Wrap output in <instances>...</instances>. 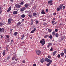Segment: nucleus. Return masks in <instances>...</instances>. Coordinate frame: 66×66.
Instances as JSON below:
<instances>
[{
    "label": "nucleus",
    "mask_w": 66,
    "mask_h": 66,
    "mask_svg": "<svg viewBox=\"0 0 66 66\" xmlns=\"http://www.w3.org/2000/svg\"><path fill=\"white\" fill-rule=\"evenodd\" d=\"M63 5H64V4H62L61 5H60L59 7L57 9V11H60L62 9Z\"/></svg>",
    "instance_id": "1"
},
{
    "label": "nucleus",
    "mask_w": 66,
    "mask_h": 66,
    "mask_svg": "<svg viewBox=\"0 0 66 66\" xmlns=\"http://www.w3.org/2000/svg\"><path fill=\"white\" fill-rule=\"evenodd\" d=\"M40 43L41 44H42V46H44V45H45V39H42V41L40 40Z\"/></svg>",
    "instance_id": "2"
},
{
    "label": "nucleus",
    "mask_w": 66,
    "mask_h": 66,
    "mask_svg": "<svg viewBox=\"0 0 66 66\" xmlns=\"http://www.w3.org/2000/svg\"><path fill=\"white\" fill-rule=\"evenodd\" d=\"M36 54H38V55H39V54H40L42 53L40 51L38 50H36Z\"/></svg>",
    "instance_id": "3"
},
{
    "label": "nucleus",
    "mask_w": 66,
    "mask_h": 66,
    "mask_svg": "<svg viewBox=\"0 0 66 66\" xmlns=\"http://www.w3.org/2000/svg\"><path fill=\"white\" fill-rule=\"evenodd\" d=\"M52 1L51 0L48 1V4L49 5H52Z\"/></svg>",
    "instance_id": "4"
},
{
    "label": "nucleus",
    "mask_w": 66,
    "mask_h": 66,
    "mask_svg": "<svg viewBox=\"0 0 66 66\" xmlns=\"http://www.w3.org/2000/svg\"><path fill=\"white\" fill-rule=\"evenodd\" d=\"M8 24H11V21H12V19H11V18L9 19L8 20Z\"/></svg>",
    "instance_id": "5"
},
{
    "label": "nucleus",
    "mask_w": 66,
    "mask_h": 66,
    "mask_svg": "<svg viewBox=\"0 0 66 66\" xmlns=\"http://www.w3.org/2000/svg\"><path fill=\"white\" fill-rule=\"evenodd\" d=\"M15 6L16 7V8H18V9H19V8H20V7H21V6L16 4L15 5Z\"/></svg>",
    "instance_id": "6"
},
{
    "label": "nucleus",
    "mask_w": 66,
    "mask_h": 66,
    "mask_svg": "<svg viewBox=\"0 0 66 66\" xmlns=\"http://www.w3.org/2000/svg\"><path fill=\"white\" fill-rule=\"evenodd\" d=\"M16 58V55H15L13 56L12 59V60H15Z\"/></svg>",
    "instance_id": "7"
},
{
    "label": "nucleus",
    "mask_w": 66,
    "mask_h": 66,
    "mask_svg": "<svg viewBox=\"0 0 66 66\" xmlns=\"http://www.w3.org/2000/svg\"><path fill=\"white\" fill-rule=\"evenodd\" d=\"M36 29L35 28L33 30L31 31L30 33H34V32H35V31H36Z\"/></svg>",
    "instance_id": "8"
},
{
    "label": "nucleus",
    "mask_w": 66,
    "mask_h": 66,
    "mask_svg": "<svg viewBox=\"0 0 66 66\" xmlns=\"http://www.w3.org/2000/svg\"><path fill=\"white\" fill-rule=\"evenodd\" d=\"M52 63V60H51L50 62H49L47 64V66H49L50 64H51V63Z\"/></svg>",
    "instance_id": "9"
},
{
    "label": "nucleus",
    "mask_w": 66,
    "mask_h": 66,
    "mask_svg": "<svg viewBox=\"0 0 66 66\" xmlns=\"http://www.w3.org/2000/svg\"><path fill=\"white\" fill-rule=\"evenodd\" d=\"M52 45V44L51 43H48L47 45V47H49L51 46Z\"/></svg>",
    "instance_id": "10"
},
{
    "label": "nucleus",
    "mask_w": 66,
    "mask_h": 66,
    "mask_svg": "<svg viewBox=\"0 0 66 66\" xmlns=\"http://www.w3.org/2000/svg\"><path fill=\"white\" fill-rule=\"evenodd\" d=\"M11 6H10L9 7V8L7 10V12H9L11 10Z\"/></svg>",
    "instance_id": "11"
},
{
    "label": "nucleus",
    "mask_w": 66,
    "mask_h": 66,
    "mask_svg": "<svg viewBox=\"0 0 66 66\" xmlns=\"http://www.w3.org/2000/svg\"><path fill=\"white\" fill-rule=\"evenodd\" d=\"M13 14H17V13H18V12L17 11H14L13 12Z\"/></svg>",
    "instance_id": "12"
},
{
    "label": "nucleus",
    "mask_w": 66,
    "mask_h": 66,
    "mask_svg": "<svg viewBox=\"0 0 66 66\" xmlns=\"http://www.w3.org/2000/svg\"><path fill=\"white\" fill-rule=\"evenodd\" d=\"M29 4H26L24 5V6L25 7H28V6H29Z\"/></svg>",
    "instance_id": "13"
},
{
    "label": "nucleus",
    "mask_w": 66,
    "mask_h": 66,
    "mask_svg": "<svg viewBox=\"0 0 66 66\" xmlns=\"http://www.w3.org/2000/svg\"><path fill=\"white\" fill-rule=\"evenodd\" d=\"M17 34H18V33L17 32H16L14 33V36H16V35H17Z\"/></svg>",
    "instance_id": "14"
},
{
    "label": "nucleus",
    "mask_w": 66,
    "mask_h": 66,
    "mask_svg": "<svg viewBox=\"0 0 66 66\" xmlns=\"http://www.w3.org/2000/svg\"><path fill=\"white\" fill-rule=\"evenodd\" d=\"M28 16L30 18H32V15L29 14L28 15Z\"/></svg>",
    "instance_id": "15"
},
{
    "label": "nucleus",
    "mask_w": 66,
    "mask_h": 66,
    "mask_svg": "<svg viewBox=\"0 0 66 66\" xmlns=\"http://www.w3.org/2000/svg\"><path fill=\"white\" fill-rule=\"evenodd\" d=\"M60 55L61 56H63L64 55V53H61L60 54Z\"/></svg>",
    "instance_id": "16"
},
{
    "label": "nucleus",
    "mask_w": 66,
    "mask_h": 66,
    "mask_svg": "<svg viewBox=\"0 0 66 66\" xmlns=\"http://www.w3.org/2000/svg\"><path fill=\"white\" fill-rule=\"evenodd\" d=\"M5 51L4 50L3 51V56H4V55H5Z\"/></svg>",
    "instance_id": "17"
},
{
    "label": "nucleus",
    "mask_w": 66,
    "mask_h": 66,
    "mask_svg": "<svg viewBox=\"0 0 66 66\" xmlns=\"http://www.w3.org/2000/svg\"><path fill=\"white\" fill-rule=\"evenodd\" d=\"M41 13L42 14H45V11H44L43 10L41 12Z\"/></svg>",
    "instance_id": "18"
},
{
    "label": "nucleus",
    "mask_w": 66,
    "mask_h": 66,
    "mask_svg": "<svg viewBox=\"0 0 66 66\" xmlns=\"http://www.w3.org/2000/svg\"><path fill=\"white\" fill-rule=\"evenodd\" d=\"M40 62L42 63L44 62V58H42Z\"/></svg>",
    "instance_id": "19"
},
{
    "label": "nucleus",
    "mask_w": 66,
    "mask_h": 66,
    "mask_svg": "<svg viewBox=\"0 0 66 66\" xmlns=\"http://www.w3.org/2000/svg\"><path fill=\"white\" fill-rule=\"evenodd\" d=\"M24 9H25V7H23L21 9V11H23L24 10Z\"/></svg>",
    "instance_id": "20"
},
{
    "label": "nucleus",
    "mask_w": 66,
    "mask_h": 66,
    "mask_svg": "<svg viewBox=\"0 0 66 66\" xmlns=\"http://www.w3.org/2000/svg\"><path fill=\"white\" fill-rule=\"evenodd\" d=\"M21 17L22 18H24L25 17V15L24 14H22L21 15Z\"/></svg>",
    "instance_id": "21"
},
{
    "label": "nucleus",
    "mask_w": 66,
    "mask_h": 66,
    "mask_svg": "<svg viewBox=\"0 0 66 66\" xmlns=\"http://www.w3.org/2000/svg\"><path fill=\"white\" fill-rule=\"evenodd\" d=\"M55 36H56L57 37H59V34L57 33L55 35Z\"/></svg>",
    "instance_id": "22"
},
{
    "label": "nucleus",
    "mask_w": 66,
    "mask_h": 66,
    "mask_svg": "<svg viewBox=\"0 0 66 66\" xmlns=\"http://www.w3.org/2000/svg\"><path fill=\"white\" fill-rule=\"evenodd\" d=\"M56 53V51H55L53 52V55H55V54Z\"/></svg>",
    "instance_id": "23"
},
{
    "label": "nucleus",
    "mask_w": 66,
    "mask_h": 66,
    "mask_svg": "<svg viewBox=\"0 0 66 66\" xmlns=\"http://www.w3.org/2000/svg\"><path fill=\"white\" fill-rule=\"evenodd\" d=\"M21 37V39H23V37H24V35H22V36Z\"/></svg>",
    "instance_id": "24"
},
{
    "label": "nucleus",
    "mask_w": 66,
    "mask_h": 66,
    "mask_svg": "<svg viewBox=\"0 0 66 66\" xmlns=\"http://www.w3.org/2000/svg\"><path fill=\"white\" fill-rule=\"evenodd\" d=\"M20 24H21V23L20 22H19L17 23V26H19V25H20Z\"/></svg>",
    "instance_id": "25"
},
{
    "label": "nucleus",
    "mask_w": 66,
    "mask_h": 66,
    "mask_svg": "<svg viewBox=\"0 0 66 66\" xmlns=\"http://www.w3.org/2000/svg\"><path fill=\"white\" fill-rule=\"evenodd\" d=\"M36 13H34L33 14V15L34 16H36L37 15Z\"/></svg>",
    "instance_id": "26"
},
{
    "label": "nucleus",
    "mask_w": 66,
    "mask_h": 66,
    "mask_svg": "<svg viewBox=\"0 0 66 66\" xmlns=\"http://www.w3.org/2000/svg\"><path fill=\"white\" fill-rule=\"evenodd\" d=\"M23 3H24L22 2L20 3V5H22Z\"/></svg>",
    "instance_id": "27"
},
{
    "label": "nucleus",
    "mask_w": 66,
    "mask_h": 66,
    "mask_svg": "<svg viewBox=\"0 0 66 66\" xmlns=\"http://www.w3.org/2000/svg\"><path fill=\"white\" fill-rule=\"evenodd\" d=\"M64 38H65V36H63L61 38V39L62 40H63Z\"/></svg>",
    "instance_id": "28"
},
{
    "label": "nucleus",
    "mask_w": 66,
    "mask_h": 66,
    "mask_svg": "<svg viewBox=\"0 0 66 66\" xmlns=\"http://www.w3.org/2000/svg\"><path fill=\"white\" fill-rule=\"evenodd\" d=\"M1 32H4V29L2 28Z\"/></svg>",
    "instance_id": "29"
},
{
    "label": "nucleus",
    "mask_w": 66,
    "mask_h": 66,
    "mask_svg": "<svg viewBox=\"0 0 66 66\" xmlns=\"http://www.w3.org/2000/svg\"><path fill=\"white\" fill-rule=\"evenodd\" d=\"M52 30H51V29H49L48 30V32H51Z\"/></svg>",
    "instance_id": "30"
},
{
    "label": "nucleus",
    "mask_w": 66,
    "mask_h": 66,
    "mask_svg": "<svg viewBox=\"0 0 66 66\" xmlns=\"http://www.w3.org/2000/svg\"><path fill=\"white\" fill-rule=\"evenodd\" d=\"M48 58L46 57V58H45V59L44 60V61H47L48 60Z\"/></svg>",
    "instance_id": "31"
},
{
    "label": "nucleus",
    "mask_w": 66,
    "mask_h": 66,
    "mask_svg": "<svg viewBox=\"0 0 66 66\" xmlns=\"http://www.w3.org/2000/svg\"><path fill=\"white\" fill-rule=\"evenodd\" d=\"M55 34V31L53 32L52 34L53 35H54Z\"/></svg>",
    "instance_id": "32"
},
{
    "label": "nucleus",
    "mask_w": 66,
    "mask_h": 66,
    "mask_svg": "<svg viewBox=\"0 0 66 66\" xmlns=\"http://www.w3.org/2000/svg\"><path fill=\"white\" fill-rule=\"evenodd\" d=\"M8 47V46H6V51H8L9 50V49H8V48H7Z\"/></svg>",
    "instance_id": "33"
},
{
    "label": "nucleus",
    "mask_w": 66,
    "mask_h": 66,
    "mask_svg": "<svg viewBox=\"0 0 66 66\" xmlns=\"http://www.w3.org/2000/svg\"><path fill=\"white\" fill-rule=\"evenodd\" d=\"M49 37L50 39H52V35H50V36Z\"/></svg>",
    "instance_id": "34"
},
{
    "label": "nucleus",
    "mask_w": 66,
    "mask_h": 66,
    "mask_svg": "<svg viewBox=\"0 0 66 66\" xmlns=\"http://www.w3.org/2000/svg\"><path fill=\"white\" fill-rule=\"evenodd\" d=\"M6 37L7 38H9L10 37V36L9 35H7L6 36Z\"/></svg>",
    "instance_id": "35"
},
{
    "label": "nucleus",
    "mask_w": 66,
    "mask_h": 66,
    "mask_svg": "<svg viewBox=\"0 0 66 66\" xmlns=\"http://www.w3.org/2000/svg\"><path fill=\"white\" fill-rule=\"evenodd\" d=\"M53 48L51 47V48L50 50V51H53Z\"/></svg>",
    "instance_id": "36"
},
{
    "label": "nucleus",
    "mask_w": 66,
    "mask_h": 66,
    "mask_svg": "<svg viewBox=\"0 0 66 66\" xmlns=\"http://www.w3.org/2000/svg\"><path fill=\"white\" fill-rule=\"evenodd\" d=\"M64 53H66V49H65L64 50Z\"/></svg>",
    "instance_id": "37"
},
{
    "label": "nucleus",
    "mask_w": 66,
    "mask_h": 66,
    "mask_svg": "<svg viewBox=\"0 0 66 66\" xmlns=\"http://www.w3.org/2000/svg\"><path fill=\"white\" fill-rule=\"evenodd\" d=\"M57 56L58 57H59V58L60 57V54H58Z\"/></svg>",
    "instance_id": "38"
},
{
    "label": "nucleus",
    "mask_w": 66,
    "mask_h": 66,
    "mask_svg": "<svg viewBox=\"0 0 66 66\" xmlns=\"http://www.w3.org/2000/svg\"><path fill=\"white\" fill-rule=\"evenodd\" d=\"M10 57H8L7 58V59L8 60H10Z\"/></svg>",
    "instance_id": "39"
},
{
    "label": "nucleus",
    "mask_w": 66,
    "mask_h": 66,
    "mask_svg": "<svg viewBox=\"0 0 66 66\" xmlns=\"http://www.w3.org/2000/svg\"><path fill=\"white\" fill-rule=\"evenodd\" d=\"M57 23V22H56L54 23L53 24V25H54V24H56Z\"/></svg>",
    "instance_id": "40"
},
{
    "label": "nucleus",
    "mask_w": 66,
    "mask_h": 66,
    "mask_svg": "<svg viewBox=\"0 0 66 66\" xmlns=\"http://www.w3.org/2000/svg\"><path fill=\"white\" fill-rule=\"evenodd\" d=\"M47 62H50V59H48L47 61Z\"/></svg>",
    "instance_id": "41"
},
{
    "label": "nucleus",
    "mask_w": 66,
    "mask_h": 66,
    "mask_svg": "<svg viewBox=\"0 0 66 66\" xmlns=\"http://www.w3.org/2000/svg\"><path fill=\"white\" fill-rule=\"evenodd\" d=\"M62 8L63 9H64L65 8V6H63V7H62Z\"/></svg>",
    "instance_id": "42"
},
{
    "label": "nucleus",
    "mask_w": 66,
    "mask_h": 66,
    "mask_svg": "<svg viewBox=\"0 0 66 66\" xmlns=\"http://www.w3.org/2000/svg\"><path fill=\"white\" fill-rule=\"evenodd\" d=\"M45 38H47L48 37V35H45Z\"/></svg>",
    "instance_id": "43"
},
{
    "label": "nucleus",
    "mask_w": 66,
    "mask_h": 66,
    "mask_svg": "<svg viewBox=\"0 0 66 66\" xmlns=\"http://www.w3.org/2000/svg\"><path fill=\"white\" fill-rule=\"evenodd\" d=\"M48 59H50V58H51V56H48Z\"/></svg>",
    "instance_id": "44"
},
{
    "label": "nucleus",
    "mask_w": 66,
    "mask_h": 66,
    "mask_svg": "<svg viewBox=\"0 0 66 66\" xmlns=\"http://www.w3.org/2000/svg\"><path fill=\"white\" fill-rule=\"evenodd\" d=\"M54 22H55V21H52V23H53Z\"/></svg>",
    "instance_id": "45"
},
{
    "label": "nucleus",
    "mask_w": 66,
    "mask_h": 66,
    "mask_svg": "<svg viewBox=\"0 0 66 66\" xmlns=\"http://www.w3.org/2000/svg\"><path fill=\"white\" fill-rule=\"evenodd\" d=\"M36 8V6H35L34 7V10H35V9Z\"/></svg>",
    "instance_id": "46"
},
{
    "label": "nucleus",
    "mask_w": 66,
    "mask_h": 66,
    "mask_svg": "<svg viewBox=\"0 0 66 66\" xmlns=\"http://www.w3.org/2000/svg\"><path fill=\"white\" fill-rule=\"evenodd\" d=\"M46 11L47 12H48V9H46Z\"/></svg>",
    "instance_id": "47"
},
{
    "label": "nucleus",
    "mask_w": 66,
    "mask_h": 66,
    "mask_svg": "<svg viewBox=\"0 0 66 66\" xmlns=\"http://www.w3.org/2000/svg\"><path fill=\"white\" fill-rule=\"evenodd\" d=\"M38 22V21H36V24H37Z\"/></svg>",
    "instance_id": "48"
},
{
    "label": "nucleus",
    "mask_w": 66,
    "mask_h": 66,
    "mask_svg": "<svg viewBox=\"0 0 66 66\" xmlns=\"http://www.w3.org/2000/svg\"><path fill=\"white\" fill-rule=\"evenodd\" d=\"M22 62H23V63H25V62H26V61H25L24 60H23V61H22Z\"/></svg>",
    "instance_id": "49"
},
{
    "label": "nucleus",
    "mask_w": 66,
    "mask_h": 66,
    "mask_svg": "<svg viewBox=\"0 0 66 66\" xmlns=\"http://www.w3.org/2000/svg\"><path fill=\"white\" fill-rule=\"evenodd\" d=\"M2 26V24L1 23H0V26Z\"/></svg>",
    "instance_id": "50"
},
{
    "label": "nucleus",
    "mask_w": 66,
    "mask_h": 66,
    "mask_svg": "<svg viewBox=\"0 0 66 66\" xmlns=\"http://www.w3.org/2000/svg\"><path fill=\"white\" fill-rule=\"evenodd\" d=\"M2 30V29L1 28H0V32H1Z\"/></svg>",
    "instance_id": "51"
},
{
    "label": "nucleus",
    "mask_w": 66,
    "mask_h": 66,
    "mask_svg": "<svg viewBox=\"0 0 66 66\" xmlns=\"http://www.w3.org/2000/svg\"><path fill=\"white\" fill-rule=\"evenodd\" d=\"M2 12V11L1 10L0 11V14H1V13Z\"/></svg>",
    "instance_id": "52"
},
{
    "label": "nucleus",
    "mask_w": 66,
    "mask_h": 66,
    "mask_svg": "<svg viewBox=\"0 0 66 66\" xmlns=\"http://www.w3.org/2000/svg\"><path fill=\"white\" fill-rule=\"evenodd\" d=\"M53 15H54L55 16V15H56V13H53Z\"/></svg>",
    "instance_id": "53"
},
{
    "label": "nucleus",
    "mask_w": 66,
    "mask_h": 66,
    "mask_svg": "<svg viewBox=\"0 0 66 66\" xmlns=\"http://www.w3.org/2000/svg\"><path fill=\"white\" fill-rule=\"evenodd\" d=\"M55 32H57V29H55Z\"/></svg>",
    "instance_id": "54"
},
{
    "label": "nucleus",
    "mask_w": 66,
    "mask_h": 66,
    "mask_svg": "<svg viewBox=\"0 0 66 66\" xmlns=\"http://www.w3.org/2000/svg\"><path fill=\"white\" fill-rule=\"evenodd\" d=\"M15 61H18V59H15Z\"/></svg>",
    "instance_id": "55"
},
{
    "label": "nucleus",
    "mask_w": 66,
    "mask_h": 66,
    "mask_svg": "<svg viewBox=\"0 0 66 66\" xmlns=\"http://www.w3.org/2000/svg\"><path fill=\"white\" fill-rule=\"evenodd\" d=\"M36 64H34L33 65V66H36Z\"/></svg>",
    "instance_id": "56"
},
{
    "label": "nucleus",
    "mask_w": 66,
    "mask_h": 66,
    "mask_svg": "<svg viewBox=\"0 0 66 66\" xmlns=\"http://www.w3.org/2000/svg\"><path fill=\"white\" fill-rule=\"evenodd\" d=\"M3 38V36H1V38L2 39Z\"/></svg>",
    "instance_id": "57"
},
{
    "label": "nucleus",
    "mask_w": 66,
    "mask_h": 66,
    "mask_svg": "<svg viewBox=\"0 0 66 66\" xmlns=\"http://www.w3.org/2000/svg\"><path fill=\"white\" fill-rule=\"evenodd\" d=\"M44 26H46V25H47V24L46 23H44Z\"/></svg>",
    "instance_id": "58"
},
{
    "label": "nucleus",
    "mask_w": 66,
    "mask_h": 66,
    "mask_svg": "<svg viewBox=\"0 0 66 66\" xmlns=\"http://www.w3.org/2000/svg\"><path fill=\"white\" fill-rule=\"evenodd\" d=\"M10 1L11 2H13V0H11Z\"/></svg>",
    "instance_id": "59"
},
{
    "label": "nucleus",
    "mask_w": 66,
    "mask_h": 66,
    "mask_svg": "<svg viewBox=\"0 0 66 66\" xmlns=\"http://www.w3.org/2000/svg\"><path fill=\"white\" fill-rule=\"evenodd\" d=\"M43 20L44 21H45L46 20V19H43Z\"/></svg>",
    "instance_id": "60"
},
{
    "label": "nucleus",
    "mask_w": 66,
    "mask_h": 66,
    "mask_svg": "<svg viewBox=\"0 0 66 66\" xmlns=\"http://www.w3.org/2000/svg\"><path fill=\"white\" fill-rule=\"evenodd\" d=\"M13 42V40H11V43H12Z\"/></svg>",
    "instance_id": "61"
},
{
    "label": "nucleus",
    "mask_w": 66,
    "mask_h": 66,
    "mask_svg": "<svg viewBox=\"0 0 66 66\" xmlns=\"http://www.w3.org/2000/svg\"><path fill=\"white\" fill-rule=\"evenodd\" d=\"M31 20L32 21V22H33V21H34V20H33V19H31Z\"/></svg>",
    "instance_id": "62"
},
{
    "label": "nucleus",
    "mask_w": 66,
    "mask_h": 66,
    "mask_svg": "<svg viewBox=\"0 0 66 66\" xmlns=\"http://www.w3.org/2000/svg\"><path fill=\"white\" fill-rule=\"evenodd\" d=\"M30 38H31V39H32V37H30Z\"/></svg>",
    "instance_id": "63"
},
{
    "label": "nucleus",
    "mask_w": 66,
    "mask_h": 66,
    "mask_svg": "<svg viewBox=\"0 0 66 66\" xmlns=\"http://www.w3.org/2000/svg\"><path fill=\"white\" fill-rule=\"evenodd\" d=\"M65 58H66V54L65 55Z\"/></svg>",
    "instance_id": "64"
}]
</instances>
